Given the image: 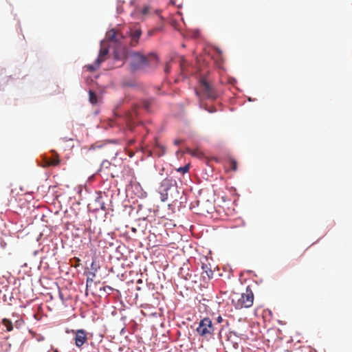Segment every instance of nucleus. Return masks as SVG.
I'll list each match as a JSON object with an SVG mask.
<instances>
[{"label":"nucleus","instance_id":"obj_28","mask_svg":"<svg viewBox=\"0 0 352 352\" xmlns=\"http://www.w3.org/2000/svg\"><path fill=\"white\" fill-rule=\"evenodd\" d=\"M100 199H101V198H100V197H98V198L96 199V201L100 202Z\"/></svg>","mask_w":352,"mask_h":352},{"label":"nucleus","instance_id":"obj_21","mask_svg":"<svg viewBox=\"0 0 352 352\" xmlns=\"http://www.w3.org/2000/svg\"><path fill=\"white\" fill-rule=\"evenodd\" d=\"M149 10H150L149 6H146L142 8L141 13L143 16H146L149 12Z\"/></svg>","mask_w":352,"mask_h":352},{"label":"nucleus","instance_id":"obj_25","mask_svg":"<svg viewBox=\"0 0 352 352\" xmlns=\"http://www.w3.org/2000/svg\"><path fill=\"white\" fill-rule=\"evenodd\" d=\"M182 140H175L174 141V143L175 145H179L182 143Z\"/></svg>","mask_w":352,"mask_h":352},{"label":"nucleus","instance_id":"obj_11","mask_svg":"<svg viewBox=\"0 0 352 352\" xmlns=\"http://www.w3.org/2000/svg\"><path fill=\"white\" fill-rule=\"evenodd\" d=\"M2 324L6 328L7 331L13 330V324L11 320L7 318H3L1 322Z\"/></svg>","mask_w":352,"mask_h":352},{"label":"nucleus","instance_id":"obj_19","mask_svg":"<svg viewBox=\"0 0 352 352\" xmlns=\"http://www.w3.org/2000/svg\"><path fill=\"white\" fill-rule=\"evenodd\" d=\"M189 165H186L183 167H180L179 168L177 169V171L178 172H182L183 173H187L188 170H189Z\"/></svg>","mask_w":352,"mask_h":352},{"label":"nucleus","instance_id":"obj_26","mask_svg":"<svg viewBox=\"0 0 352 352\" xmlns=\"http://www.w3.org/2000/svg\"><path fill=\"white\" fill-rule=\"evenodd\" d=\"M59 297L63 301L64 300L63 295L60 291L59 292Z\"/></svg>","mask_w":352,"mask_h":352},{"label":"nucleus","instance_id":"obj_23","mask_svg":"<svg viewBox=\"0 0 352 352\" xmlns=\"http://www.w3.org/2000/svg\"><path fill=\"white\" fill-rule=\"evenodd\" d=\"M170 68H171V65H170V63H167L166 64V66H165V68H164V72L165 73H168L170 70Z\"/></svg>","mask_w":352,"mask_h":352},{"label":"nucleus","instance_id":"obj_27","mask_svg":"<svg viewBox=\"0 0 352 352\" xmlns=\"http://www.w3.org/2000/svg\"><path fill=\"white\" fill-rule=\"evenodd\" d=\"M101 209L102 210H105V207H104V203L101 204Z\"/></svg>","mask_w":352,"mask_h":352},{"label":"nucleus","instance_id":"obj_1","mask_svg":"<svg viewBox=\"0 0 352 352\" xmlns=\"http://www.w3.org/2000/svg\"><path fill=\"white\" fill-rule=\"evenodd\" d=\"M254 301V294L251 289L247 287L245 293L236 294L232 298V303L237 309L252 307Z\"/></svg>","mask_w":352,"mask_h":352},{"label":"nucleus","instance_id":"obj_17","mask_svg":"<svg viewBox=\"0 0 352 352\" xmlns=\"http://www.w3.org/2000/svg\"><path fill=\"white\" fill-rule=\"evenodd\" d=\"M215 50V52H217V55H218V57L219 58L220 60L218 61V65L219 66L221 65V63H222V51L219 48V47H214V49Z\"/></svg>","mask_w":352,"mask_h":352},{"label":"nucleus","instance_id":"obj_14","mask_svg":"<svg viewBox=\"0 0 352 352\" xmlns=\"http://www.w3.org/2000/svg\"><path fill=\"white\" fill-rule=\"evenodd\" d=\"M89 102L93 104H95L97 103L98 102V99H97V96L96 95V94L90 90L89 91Z\"/></svg>","mask_w":352,"mask_h":352},{"label":"nucleus","instance_id":"obj_13","mask_svg":"<svg viewBox=\"0 0 352 352\" xmlns=\"http://www.w3.org/2000/svg\"><path fill=\"white\" fill-rule=\"evenodd\" d=\"M202 268L204 269L203 274H206L208 278H212L213 276V272L210 268H208L206 265H203ZM205 278L206 276L203 275Z\"/></svg>","mask_w":352,"mask_h":352},{"label":"nucleus","instance_id":"obj_2","mask_svg":"<svg viewBox=\"0 0 352 352\" xmlns=\"http://www.w3.org/2000/svg\"><path fill=\"white\" fill-rule=\"evenodd\" d=\"M129 58L131 70L136 71L150 65L151 58L154 59L155 56H146L139 52H133L129 55Z\"/></svg>","mask_w":352,"mask_h":352},{"label":"nucleus","instance_id":"obj_8","mask_svg":"<svg viewBox=\"0 0 352 352\" xmlns=\"http://www.w3.org/2000/svg\"><path fill=\"white\" fill-rule=\"evenodd\" d=\"M54 156L52 159H46L45 160V166H57L60 163V160L58 158V155L56 153L53 152Z\"/></svg>","mask_w":352,"mask_h":352},{"label":"nucleus","instance_id":"obj_10","mask_svg":"<svg viewBox=\"0 0 352 352\" xmlns=\"http://www.w3.org/2000/svg\"><path fill=\"white\" fill-rule=\"evenodd\" d=\"M153 152L157 156H162L165 153V147L160 145L157 142H155V146L153 148Z\"/></svg>","mask_w":352,"mask_h":352},{"label":"nucleus","instance_id":"obj_6","mask_svg":"<svg viewBox=\"0 0 352 352\" xmlns=\"http://www.w3.org/2000/svg\"><path fill=\"white\" fill-rule=\"evenodd\" d=\"M142 34V31L140 28L131 29L130 36H131V45L135 46L138 42L139 38Z\"/></svg>","mask_w":352,"mask_h":352},{"label":"nucleus","instance_id":"obj_22","mask_svg":"<svg viewBox=\"0 0 352 352\" xmlns=\"http://www.w3.org/2000/svg\"><path fill=\"white\" fill-rule=\"evenodd\" d=\"M200 106L201 108L202 107L204 108L203 104L201 103ZM204 109L210 113H213V112L216 111V109L214 107L208 108L207 107H204Z\"/></svg>","mask_w":352,"mask_h":352},{"label":"nucleus","instance_id":"obj_3","mask_svg":"<svg viewBox=\"0 0 352 352\" xmlns=\"http://www.w3.org/2000/svg\"><path fill=\"white\" fill-rule=\"evenodd\" d=\"M195 92L200 99L214 100L217 96L215 90L204 78L200 79L199 86L195 90Z\"/></svg>","mask_w":352,"mask_h":352},{"label":"nucleus","instance_id":"obj_24","mask_svg":"<svg viewBox=\"0 0 352 352\" xmlns=\"http://www.w3.org/2000/svg\"><path fill=\"white\" fill-rule=\"evenodd\" d=\"M217 322L218 323H221V322H223V318H222V317H221V316H219L217 317Z\"/></svg>","mask_w":352,"mask_h":352},{"label":"nucleus","instance_id":"obj_20","mask_svg":"<svg viewBox=\"0 0 352 352\" xmlns=\"http://www.w3.org/2000/svg\"><path fill=\"white\" fill-rule=\"evenodd\" d=\"M185 67H186V60L183 58H182L181 60H180V68H181L182 73L184 72Z\"/></svg>","mask_w":352,"mask_h":352},{"label":"nucleus","instance_id":"obj_18","mask_svg":"<svg viewBox=\"0 0 352 352\" xmlns=\"http://www.w3.org/2000/svg\"><path fill=\"white\" fill-rule=\"evenodd\" d=\"M230 168L232 170L235 171L237 169V163L235 160H231L230 162Z\"/></svg>","mask_w":352,"mask_h":352},{"label":"nucleus","instance_id":"obj_15","mask_svg":"<svg viewBox=\"0 0 352 352\" xmlns=\"http://www.w3.org/2000/svg\"><path fill=\"white\" fill-rule=\"evenodd\" d=\"M116 35H117V33L113 30L109 31L107 34V36L108 39H109L111 41H116V42H117Z\"/></svg>","mask_w":352,"mask_h":352},{"label":"nucleus","instance_id":"obj_9","mask_svg":"<svg viewBox=\"0 0 352 352\" xmlns=\"http://www.w3.org/2000/svg\"><path fill=\"white\" fill-rule=\"evenodd\" d=\"M109 50L107 48H101L100 50V53L98 57L96 58L98 64H100L105 60V57L107 56Z\"/></svg>","mask_w":352,"mask_h":352},{"label":"nucleus","instance_id":"obj_4","mask_svg":"<svg viewBox=\"0 0 352 352\" xmlns=\"http://www.w3.org/2000/svg\"><path fill=\"white\" fill-rule=\"evenodd\" d=\"M214 331V326L209 318H204V319L201 320L199 326L197 328V333L201 336L206 338L212 337Z\"/></svg>","mask_w":352,"mask_h":352},{"label":"nucleus","instance_id":"obj_16","mask_svg":"<svg viewBox=\"0 0 352 352\" xmlns=\"http://www.w3.org/2000/svg\"><path fill=\"white\" fill-rule=\"evenodd\" d=\"M100 65V64H98L96 59L94 65H88L86 66V67L89 71L92 72L97 69L99 67Z\"/></svg>","mask_w":352,"mask_h":352},{"label":"nucleus","instance_id":"obj_7","mask_svg":"<svg viewBox=\"0 0 352 352\" xmlns=\"http://www.w3.org/2000/svg\"><path fill=\"white\" fill-rule=\"evenodd\" d=\"M175 181L170 178H165L161 183V188L164 191H167L175 184Z\"/></svg>","mask_w":352,"mask_h":352},{"label":"nucleus","instance_id":"obj_5","mask_svg":"<svg viewBox=\"0 0 352 352\" xmlns=\"http://www.w3.org/2000/svg\"><path fill=\"white\" fill-rule=\"evenodd\" d=\"M72 333L75 336L74 340L77 347L80 348L87 342L88 333L85 329L72 330Z\"/></svg>","mask_w":352,"mask_h":352},{"label":"nucleus","instance_id":"obj_12","mask_svg":"<svg viewBox=\"0 0 352 352\" xmlns=\"http://www.w3.org/2000/svg\"><path fill=\"white\" fill-rule=\"evenodd\" d=\"M187 153L190 154L192 156L200 157L203 156L202 152L199 149H187Z\"/></svg>","mask_w":352,"mask_h":352}]
</instances>
